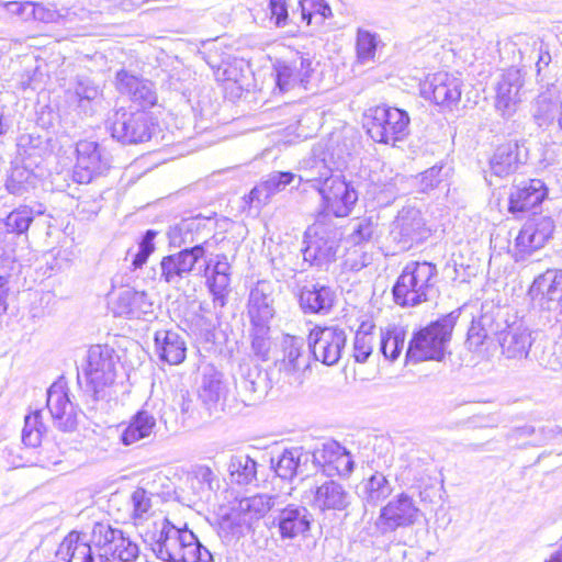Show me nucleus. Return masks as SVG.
<instances>
[{
  "instance_id": "393cba45",
  "label": "nucleus",
  "mask_w": 562,
  "mask_h": 562,
  "mask_svg": "<svg viewBox=\"0 0 562 562\" xmlns=\"http://www.w3.org/2000/svg\"><path fill=\"white\" fill-rule=\"evenodd\" d=\"M496 339L507 359L527 358L532 345L531 331L527 327L508 325L505 318Z\"/></svg>"
},
{
  "instance_id": "c03bdc74",
  "label": "nucleus",
  "mask_w": 562,
  "mask_h": 562,
  "mask_svg": "<svg viewBox=\"0 0 562 562\" xmlns=\"http://www.w3.org/2000/svg\"><path fill=\"white\" fill-rule=\"evenodd\" d=\"M130 517L135 526L142 525L151 515V493L143 487H137L130 496Z\"/></svg>"
},
{
  "instance_id": "c756f323",
  "label": "nucleus",
  "mask_w": 562,
  "mask_h": 562,
  "mask_svg": "<svg viewBox=\"0 0 562 562\" xmlns=\"http://www.w3.org/2000/svg\"><path fill=\"white\" fill-rule=\"evenodd\" d=\"M335 293L326 285H305L300 292V307L305 314H327L334 306Z\"/></svg>"
},
{
  "instance_id": "ddd939ff",
  "label": "nucleus",
  "mask_w": 562,
  "mask_h": 562,
  "mask_svg": "<svg viewBox=\"0 0 562 562\" xmlns=\"http://www.w3.org/2000/svg\"><path fill=\"white\" fill-rule=\"evenodd\" d=\"M277 87L282 92L295 88L306 89L314 72L313 61L308 56L295 53L291 58L277 60L273 65Z\"/></svg>"
},
{
  "instance_id": "052dcab7",
  "label": "nucleus",
  "mask_w": 562,
  "mask_h": 562,
  "mask_svg": "<svg viewBox=\"0 0 562 562\" xmlns=\"http://www.w3.org/2000/svg\"><path fill=\"white\" fill-rule=\"evenodd\" d=\"M157 233L153 229H148L138 246V251L135 255L132 265L134 268H140L148 259V257L153 254L155 250L154 239L156 237Z\"/></svg>"
},
{
  "instance_id": "4c0bfd02",
  "label": "nucleus",
  "mask_w": 562,
  "mask_h": 562,
  "mask_svg": "<svg viewBox=\"0 0 562 562\" xmlns=\"http://www.w3.org/2000/svg\"><path fill=\"white\" fill-rule=\"evenodd\" d=\"M100 89L88 78L78 79L75 89L67 91V100L71 105H75L85 114H91L93 103L100 97Z\"/></svg>"
},
{
  "instance_id": "603ef678",
  "label": "nucleus",
  "mask_w": 562,
  "mask_h": 562,
  "mask_svg": "<svg viewBox=\"0 0 562 562\" xmlns=\"http://www.w3.org/2000/svg\"><path fill=\"white\" fill-rule=\"evenodd\" d=\"M109 550L122 562H134L139 555L138 544L125 536L122 530Z\"/></svg>"
},
{
  "instance_id": "5701e85b",
  "label": "nucleus",
  "mask_w": 562,
  "mask_h": 562,
  "mask_svg": "<svg viewBox=\"0 0 562 562\" xmlns=\"http://www.w3.org/2000/svg\"><path fill=\"white\" fill-rule=\"evenodd\" d=\"M531 113L539 127L562 136V99L554 98L551 91L540 93L532 103Z\"/></svg>"
},
{
  "instance_id": "c85d7f7f",
  "label": "nucleus",
  "mask_w": 562,
  "mask_h": 562,
  "mask_svg": "<svg viewBox=\"0 0 562 562\" xmlns=\"http://www.w3.org/2000/svg\"><path fill=\"white\" fill-rule=\"evenodd\" d=\"M116 87L122 94L127 95L142 108L151 106L157 101L156 92L150 81L140 79L125 70L117 72Z\"/></svg>"
},
{
  "instance_id": "f8f14e48",
  "label": "nucleus",
  "mask_w": 562,
  "mask_h": 562,
  "mask_svg": "<svg viewBox=\"0 0 562 562\" xmlns=\"http://www.w3.org/2000/svg\"><path fill=\"white\" fill-rule=\"evenodd\" d=\"M205 244H196L178 252L162 257L159 263V279L171 285H179L190 276L195 265L205 255Z\"/></svg>"
},
{
  "instance_id": "c9c22d12",
  "label": "nucleus",
  "mask_w": 562,
  "mask_h": 562,
  "mask_svg": "<svg viewBox=\"0 0 562 562\" xmlns=\"http://www.w3.org/2000/svg\"><path fill=\"white\" fill-rule=\"evenodd\" d=\"M277 504V497L268 494H257L239 499L237 515L244 524H250L263 517Z\"/></svg>"
},
{
  "instance_id": "3c124183",
  "label": "nucleus",
  "mask_w": 562,
  "mask_h": 562,
  "mask_svg": "<svg viewBox=\"0 0 562 562\" xmlns=\"http://www.w3.org/2000/svg\"><path fill=\"white\" fill-rule=\"evenodd\" d=\"M211 552L201 544L191 531V539H187L177 562H212Z\"/></svg>"
},
{
  "instance_id": "0e129e2a",
  "label": "nucleus",
  "mask_w": 562,
  "mask_h": 562,
  "mask_svg": "<svg viewBox=\"0 0 562 562\" xmlns=\"http://www.w3.org/2000/svg\"><path fill=\"white\" fill-rule=\"evenodd\" d=\"M121 530L112 528L108 524L97 522L92 528V537L99 546H111Z\"/></svg>"
},
{
  "instance_id": "cd10ccee",
  "label": "nucleus",
  "mask_w": 562,
  "mask_h": 562,
  "mask_svg": "<svg viewBox=\"0 0 562 562\" xmlns=\"http://www.w3.org/2000/svg\"><path fill=\"white\" fill-rule=\"evenodd\" d=\"M411 119L406 111L389 106V130L392 132V153L389 156L396 157L397 151H405L406 157L413 159L417 155V147L412 143L406 144L409 135Z\"/></svg>"
},
{
  "instance_id": "72a5a7b5",
  "label": "nucleus",
  "mask_w": 562,
  "mask_h": 562,
  "mask_svg": "<svg viewBox=\"0 0 562 562\" xmlns=\"http://www.w3.org/2000/svg\"><path fill=\"white\" fill-rule=\"evenodd\" d=\"M522 162L520 145L517 140H509L499 145L490 160V168L497 177H507L514 173Z\"/></svg>"
},
{
  "instance_id": "79ce46f5",
  "label": "nucleus",
  "mask_w": 562,
  "mask_h": 562,
  "mask_svg": "<svg viewBox=\"0 0 562 562\" xmlns=\"http://www.w3.org/2000/svg\"><path fill=\"white\" fill-rule=\"evenodd\" d=\"M229 479L238 485H248L257 480V462L247 454L233 456L228 463Z\"/></svg>"
},
{
  "instance_id": "a878e982",
  "label": "nucleus",
  "mask_w": 562,
  "mask_h": 562,
  "mask_svg": "<svg viewBox=\"0 0 562 562\" xmlns=\"http://www.w3.org/2000/svg\"><path fill=\"white\" fill-rule=\"evenodd\" d=\"M424 221L420 212L415 207H404L393 222L392 234L402 249H408L414 241L424 238Z\"/></svg>"
},
{
  "instance_id": "4d7b16f0",
  "label": "nucleus",
  "mask_w": 562,
  "mask_h": 562,
  "mask_svg": "<svg viewBox=\"0 0 562 562\" xmlns=\"http://www.w3.org/2000/svg\"><path fill=\"white\" fill-rule=\"evenodd\" d=\"M385 484L386 476L383 473H375L368 480L366 485L368 504L378 505L386 498Z\"/></svg>"
},
{
  "instance_id": "bf43d9fd",
  "label": "nucleus",
  "mask_w": 562,
  "mask_h": 562,
  "mask_svg": "<svg viewBox=\"0 0 562 562\" xmlns=\"http://www.w3.org/2000/svg\"><path fill=\"white\" fill-rule=\"evenodd\" d=\"M351 233L348 238L350 243L357 245L364 240H368L373 234L372 223L369 218H357L350 224Z\"/></svg>"
},
{
  "instance_id": "e2e57ef3",
  "label": "nucleus",
  "mask_w": 562,
  "mask_h": 562,
  "mask_svg": "<svg viewBox=\"0 0 562 562\" xmlns=\"http://www.w3.org/2000/svg\"><path fill=\"white\" fill-rule=\"evenodd\" d=\"M540 366L551 371L562 369V344L553 345L544 348L542 355L538 359Z\"/></svg>"
},
{
  "instance_id": "a211bd4d",
  "label": "nucleus",
  "mask_w": 562,
  "mask_h": 562,
  "mask_svg": "<svg viewBox=\"0 0 562 562\" xmlns=\"http://www.w3.org/2000/svg\"><path fill=\"white\" fill-rule=\"evenodd\" d=\"M554 222L550 216L533 215L520 229L515 246L522 254L540 249L552 237Z\"/></svg>"
},
{
  "instance_id": "a18cd8bd",
  "label": "nucleus",
  "mask_w": 562,
  "mask_h": 562,
  "mask_svg": "<svg viewBox=\"0 0 562 562\" xmlns=\"http://www.w3.org/2000/svg\"><path fill=\"white\" fill-rule=\"evenodd\" d=\"M211 262L205 268L206 285L213 296V306L215 310L223 308L227 303L228 286L231 283V274H207Z\"/></svg>"
},
{
  "instance_id": "9d476101",
  "label": "nucleus",
  "mask_w": 562,
  "mask_h": 562,
  "mask_svg": "<svg viewBox=\"0 0 562 562\" xmlns=\"http://www.w3.org/2000/svg\"><path fill=\"white\" fill-rule=\"evenodd\" d=\"M346 342L345 330L335 326H315L308 335V347L315 360L326 366H334L340 360Z\"/></svg>"
},
{
  "instance_id": "338daca9",
  "label": "nucleus",
  "mask_w": 562,
  "mask_h": 562,
  "mask_svg": "<svg viewBox=\"0 0 562 562\" xmlns=\"http://www.w3.org/2000/svg\"><path fill=\"white\" fill-rule=\"evenodd\" d=\"M34 2L25 1V2H18V1H9L4 2L3 7L5 10L16 16H20L21 19L27 21L32 16V11H34Z\"/></svg>"
},
{
  "instance_id": "e433bc0d",
  "label": "nucleus",
  "mask_w": 562,
  "mask_h": 562,
  "mask_svg": "<svg viewBox=\"0 0 562 562\" xmlns=\"http://www.w3.org/2000/svg\"><path fill=\"white\" fill-rule=\"evenodd\" d=\"M36 182V173L23 161L14 160L11 164L4 186L10 194L21 196L35 188Z\"/></svg>"
},
{
  "instance_id": "69168bd1",
  "label": "nucleus",
  "mask_w": 562,
  "mask_h": 562,
  "mask_svg": "<svg viewBox=\"0 0 562 562\" xmlns=\"http://www.w3.org/2000/svg\"><path fill=\"white\" fill-rule=\"evenodd\" d=\"M373 338L356 335L353 341V357L357 362H364L372 352Z\"/></svg>"
},
{
  "instance_id": "9b49d317",
  "label": "nucleus",
  "mask_w": 562,
  "mask_h": 562,
  "mask_svg": "<svg viewBox=\"0 0 562 562\" xmlns=\"http://www.w3.org/2000/svg\"><path fill=\"white\" fill-rule=\"evenodd\" d=\"M46 406L56 428L65 432L77 428L81 411L71 402L69 390L64 381L59 380L49 386Z\"/></svg>"
},
{
  "instance_id": "7ed1b4c3",
  "label": "nucleus",
  "mask_w": 562,
  "mask_h": 562,
  "mask_svg": "<svg viewBox=\"0 0 562 562\" xmlns=\"http://www.w3.org/2000/svg\"><path fill=\"white\" fill-rule=\"evenodd\" d=\"M437 268L430 262H408L392 288L393 300L401 306H417L435 294Z\"/></svg>"
},
{
  "instance_id": "8fccbe9b",
  "label": "nucleus",
  "mask_w": 562,
  "mask_h": 562,
  "mask_svg": "<svg viewBox=\"0 0 562 562\" xmlns=\"http://www.w3.org/2000/svg\"><path fill=\"white\" fill-rule=\"evenodd\" d=\"M284 358L283 367L290 372L297 371L302 368V352L304 347V340L300 337L288 336L284 341Z\"/></svg>"
},
{
  "instance_id": "680f3d73",
  "label": "nucleus",
  "mask_w": 562,
  "mask_h": 562,
  "mask_svg": "<svg viewBox=\"0 0 562 562\" xmlns=\"http://www.w3.org/2000/svg\"><path fill=\"white\" fill-rule=\"evenodd\" d=\"M441 166H432L426 171L422 172L416 177H411L408 180L413 182H418L422 192H426L428 190L434 189L441 182Z\"/></svg>"
},
{
  "instance_id": "09e8293b",
  "label": "nucleus",
  "mask_w": 562,
  "mask_h": 562,
  "mask_svg": "<svg viewBox=\"0 0 562 562\" xmlns=\"http://www.w3.org/2000/svg\"><path fill=\"white\" fill-rule=\"evenodd\" d=\"M251 350L261 360H267L271 347L270 324H250Z\"/></svg>"
},
{
  "instance_id": "bb28decb",
  "label": "nucleus",
  "mask_w": 562,
  "mask_h": 562,
  "mask_svg": "<svg viewBox=\"0 0 562 562\" xmlns=\"http://www.w3.org/2000/svg\"><path fill=\"white\" fill-rule=\"evenodd\" d=\"M155 353L159 360L177 366L184 361L187 342L183 335L175 330L160 329L155 333Z\"/></svg>"
},
{
  "instance_id": "5fc2aeb1",
  "label": "nucleus",
  "mask_w": 562,
  "mask_h": 562,
  "mask_svg": "<svg viewBox=\"0 0 562 562\" xmlns=\"http://www.w3.org/2000/svg\"><path fill=\"white\" fill-rule=\"evenodd\" d=\"M33 221L32 210L29 207H20L12 211L5 218L4 225L9 233H25Z\"/></svg>"
},
{
  "instance_id": "de8ad7c7",
  "label": "nucleus",
  "mask_w": 562,
  "mask_h": 562,
  "mask_svg": "<svg viewBox=\"0 0 562 562\" xmlns=\"http://www.w3.org/2000/svg\"><path fill=\"white\" fill-rule=\"evenodd\" d=\"M378 40L374 33L358 29L356 37L357 63L364 65L374 60Z\"/></svg>"
},
{
  "instance_id": "f257e3e1",
  "label": "nucleus",
  "mask_w": 562,
  "mask_h": 562,
  "mask_svg": "<svg viewBox=\"0 0 562 562\" xmlns=\"http://www.w3.org/2000/svg\"><path fill=\"white\" fill-rule=\"evenodd\" d=\"M348 154L339 146L316 144L311 154L299 164V181L306 182L316 192L347 168Z\"/></svg>"
},
{
  "instance_id": "aec40b11",
  "label": "nucleus",
  "mask_w": 562,
  "mask_h": 562,
  "mask_svg": "<svg viewBox=\"0 0 562 562\" xmlns=\"http://www.w3.org/2000/svg\"><path fill=\"white\" fill-rule=\"evenodd\" d=\"M236 387L243 403L255 405L267 395L271 385L265 370L257 364L244 363L240 366V379L236 382Z\"/></svg>"
},
{
  "instance_id": "2eb2a0df",
  "label": "nucleus",
  "mask_w": 562,
  "mask_h": 562,
  "mask_svg": "<svg viewBox=\"0 0 562 562\" xmlns=\"http://www.w3.org/2000/svg\"><path fill=\"white\" fill-rule=\"evenodd\" d=\"M529 295L542 310H559L562 306V270H547L538 276L529 289Z\"/></svg>"
},
{
  "instance_id": "13d9d810",
  "label": "nucleus",
  "mask_w": 562,
  "mask_h": 562,
  "mask_svg": "<svg viewBox=\"0 0 562 562\" xmlns=\"http://www.w3.org/2000/svg\"><path fill=\"white\" fill-rule=\"evenodd\" d=\"M192 225V222L183 221L179 225L171 227L168 233L170 245L180 248L192 244L194 241L191 236Z\"/></svg>"
},
{
  "instance_id": "f03ea898",
  "label": "nucleus",
  "mask_w": 562,
  "mask_h": 562,
  "mask_svg": "<svg viewBox=\"0 0 562 562\" xmlns=\"http://www.w3.org/2000/svg\"><path fill=\"white\" fill-rule=\"evenodd\" d=\"M459 316L460 310H454L418 330L409 341L406 358L414 362L441 361Z\"/></svg>"
},
{
  "instance_id": "58836bf2",
  "label": "nucleus",
  "mask_w": 562,
  "mask_h": 562,
  "mask_svg": "<svg viewBox=\"0 0 562 562\" xmlns=\"http://www.w3.org/2000/svg\"><path fill=\"white\" fill-rule=\"evenodd\" d=\"M223 396L224 385L221 372H218L213 366H205L203 368L199 397L209 408H211L216 405Z\"/></svg>"
},
{
  "instance_id": "0eeeda50",
  "label": "nucleus",
  "mask_w": 562,
  "mask_h": 562,
  "mask_svg": "<svg viewBox=\"0 0 562 562\" xmlns=\"http://www.w3.org/2000/svg\"><path fill=\"white\" fill-rule=\"evenodd\" d=\"M153 122L144 111L126 112L115 111L106 122L111 136L122 144H138L150 139Z\"/></svg>"
},
{
  "instance_id": "37998d69",
  "label": "nucleus",
  "mask_w": 562,
  "mask_h": 562,
  "mask_svg": "<svg viewBox=\"0 0 562 562\" xmlns=\"http://www.w3.org/2000/svg\"><path fill=\"white\" fill-rule=\"evenodd\" d=\"M363 127L367 134L378 143H386V105L370 109L364 115Z\"/></svg>"
},
{
  "instance_id": "39448f33",
  "label": "nucleus",
  "mask_w": 562,
  "mask_h": 562,
  "mask_svg": "<svg viewBox=\"0 0 562 562\" xmlns=\"http://www.w3.org/2000/svg\"><path fill=\"white\" fill-rule=\"evenodd\" d=\"M119 358L109 346L90 347L87 366L83 370L87 380V392H91L92 402L104 397V389L112 385L116 378Z\"/></svg>"
},
{
  "instance_id": "ea45409f",
  "label": "nucleus",
  "mask_w": 562,
  "mask_h": 562,
  "mask_svg": "<svg viewBox=\"0 0 562 562\" xmlns=\"http://www.w3.org/2000/svg\"><path fill=\"white\" fill-rule=\"evenodd\" d=\"M58 554L67 562H92V549L77 531H71L59 546Z\"/></svg>"
},
{
  "instance_id": "f3484780",
  "label": "nucleus",
  "mask_w": 562,
  "mask_h": 562,
  "mask_svg": "<svg viewBox=\"0 0 562 562\" xmlns=\"http://www.w3.org/2000/svg\"><path fill=\"white\" fill-rule=\"evenodd\" d=\"M461 80L447 72L434 74L420 85V94L436 104L451 105L461 98Z\"/></svg>"
},
{
  "instance_id": "473e14b6",
  "label": "nucleus",
  "mask_w": 562,
  "mask_h": 562,
  "mask_svg": "<svg viewBox=\"0 0 562 562\" xmlns=\"http://www.w3.org/2000/svg\"><path fill=\"white\" fill-rule=\"evenodd\" d=\"M156 428V416L149 411V404L138 411L124 427L120 440L124 446H131L148 438Z\"/></svg>"
},
{
  "instance_id": "412c9836",
  "label": "nucleus",
  "mask_w": 562,
  "mask_h": 562,
  "mask_svg": "<svg viewBox=\"0 0 562 562\" xmlns=\"http://www.w3.org/2000/svg\"><path fill=\"white\" fill-rule=\"evenodd\" d=\"M314 463L321 465L327 475H349L355 462L350 452L337 441H327L313 452Z\"/></svg>"
},
{
  "instance_id": "a19ab883",
  "label": "nucleus",
  "mask_w": 562,
  "mask_h": 562,
  "mask_svg": "<svg viewBox=\"0 0 562 562\" xmlns=\"http://www.w3.org/2000/svg\"><path fill=\"white\" fill-rule=\"evenodd\" d=\"M417 515L418 508L413 501L402 494L395 502L389 503V529L413 525Z\"/></svg>"
},
{
  "instance_id": "4be33fe9",
  "label": "nucleus",
  "mask_w": 562,
  "mask_h": 562,
  "mask_svg": "<svg viewBox=\"0 0 562 562\" xmlns=\"http://www.w3.org/2000/svg\"><path fill=\"white\" fill-rule=\"evenodd\" d=\"M273 292V284L266 280L258 281L250 290L247 302L250 324H270L276 314Z\"/></svg>"
},
{
  "instance_id": "dca6fc26",
  "label": "nucleus",
  "mask_w": 562,
  "mask_h": 562,
  "mask_svg": "<svg viewBox=\"0 0 562 562\" xmlns=\"http://www.w3.org/2000/svg\"><path fill=\"white\" fill-rule=\"evenodd\" d=\"M313 522L312 513L303 505L288 504L278 510L274 524L282 540L306 537Z\"/></svg>"
},
{
  "instance_id": "6e6552de",
  "label": "nucleus",
  "mask_w": 562,
  "mask_h": 562,
  "mask_svg": "<svg viewBox=\"0 0 562 562\" xmlns=\"http://www.w3.org/2000/svg\"><path fill=\"white\" fill-rule=\"evenodd\" d=\"M156 530L147 533L145 541L148 542L153 553L164 562H177L183 543L191 539V530L187 527L178 528L164 518L160 524H155Z\"/></svg>"
},
{
  "instance_id": "f704fd0d",
  "label": "nucleus",
  "mask_w": 562,
  "mask_h": 562,
  "mask_svg": "<svg viewBox=\"0 0 562 562\" xmlns=\"http://www.w3.org/2000/svg\"><path fill=\"white\" fill-rule=\"evenodd\" d=\"M297 176L290 171H273L257 184L249 193L250 202L265 205L270 199L283 191Z\"/></svg>"
},
{
  "instance_id": "6ab92c4d",
  "label": "nucleus",
  "mask_w": 562,
  "mask_h": 562,
  "mask_svg": "<svg viewBox=\"0 0 562 562\" xmlns=\"http://www.w3.org/2000/svg\"><path fill=\"white\" fill-rule=\"evenodd\" d=\"M524 80L519 69L509 68L497 85L495 109L504 119L512 117L521 101L520 90Z\"/></svg>"
},
{
  "instance_id": "423d86ee",
  "label": "nucleus",
  "mask_w": 562,
  "mask_h": 562,
  "mask_svg": "<svg viewBox=\"0 0 562 562\" xmlns=\"http://www.w3.org/2000/svg\"><path fill=\"white\" fill-rule=\"evenodd\" d=\"M322 210L317 215H325V221L331 222L330 216L347 217L358 202V192L351 181L341 172L326 186L321 187Z\"/></svg>"
},
{
  "instance_id": "b1692460",
  "label": "nucleus",
  "mask_w": 562,
  "mask_h": 562,
  "mask_svg": "<svg viewBox=\"0 0 562 562\" xmlns=\"http://www.w3.org/2000/svg\"><path fill=\"white\" fill-rule=\"evenodd\" d=\"M546 195L547 189L540 179L522 181L510 190L508 211L515 215L524 214L540 205Z\"/></svg>"
},
{
  "instance_id": "4468645a",
  "label": "nucleus",
  "mask_w": 562,
  "mask_h": 562,
  "mask_svg": "<svg viewBox=\"0 0 562 562\" xmlns=\"http://www.w3.org/2000/svg\"><path fill=\"white\" fill-rule=\"evenodd\" d=\"M504 325L502 307L493 302H484L481 305V315L472 321L468 331V344L470 348L477 349L492 338H497V333Z\"/></svg>"
},
{
  "instance_id": "1a4fd4ad",
  "label": "nucleus",
  "mask_w": 562,
  "mask_h": 562,
  "mask_svg": "<svg viewBox=\"0 0 562 562\" xmlns=\"http://www.w3.org/2000/svg\"><path fill=\"white\" fill-rule=\"evenodd\" d=\"M76 151L77 162L72 179L77 183H89L95 176L102 175L110 168V155L97 142L80 140L77 143Z\"/></svg>"
},
{
  "instance_id": "49530a36",
  "label": "nucleus",
  "mask_w": 562,
  "mask_h": 562,
  "mask_svg": "<svg viewBox=\"0 0 562 562\" xmlns=\"http://www.w3.org/2000/svg\"><path fill=\"white\" fill-rule=\"evenodd\" d=\"M46 427L42 422L41 411H35L25 416L22 430V441L25 446L36 448L41 445Z\"/></svg>"
},
{
  "instance_id": "774afa93",
  "label": "nucleus",
  "mask_w": 562,
  "mask_h": 562,
  "mask_svg": "<svg viewBox=\"0 0 562 562\" xmlns=\"http://www.w3.org/2000/svg\"><path fill=\"white\" fill-rule=\"evenodd\" d=\"M269 8L272 18L276 19V25L278 27L284 26L288 20V8L285 0H270Z\"/></svg>"
},
{
  "instance_id": "864d4df0",
  "label": "nucleus",
  "mask_w": 562,
  "mask_h": 562,
  "mask_svg": "<svg viewBox=\"0 0 562 562\" xmlns=\"http://www.w3.org/2000/svg\"><path fill=\"white\" fill-rule=\"evenodd\" d=\"M300 449L284 450L279 457L274 471L281 479L291 480L300 465Z\"/></svg>"
},
{
  "instance_id": "20e7f679",
  "label": "nucleus",
  "mask_w": 562,
  "mask_h": 562,
  "mask_svg": "<svg viewBox=\"0 0 562 562\" xmlns=\"http://www.w3.org/2000/svg\"><path fill=\"white\" fill-rule=\"evenodd\" d=\"M325 215H317L315 222L306 229L303 249L304 261L323 267L336 260L341 239L340 229Z\"/></svg>"
},
{
  "instance_id": "2f4dec72",
  "label": "nucleus",
  "mask_w": 562,
  "mask_h": 562,
  "mask_svg": "<svg viewBox=\"0 0 562 562\" xmlns=\"http://www.w3.org/2000/svg\"><path fill=\"white\" fill-rule=\"evenodd\" d=\"M153 301L144 291L124 289L120 292L115 303L114 313L119 316L140 317L153 313Z\"/></svg>"
},
{
  "instance_id": "7c9ffc66",
  "label": "nucleus",
  "mask_w": 562,
  "mask_h": 562,
  "mask_svg": "<svg viewBox=\"0 0 562 562\" xmlns=\"http://www.w3.org/2000/svg\"><path fill=\"white\" fill-rule=\"evenodd\" d=\"M350 504V494L336 481H326L314 492L313 506L321 512L344 510Z\"/></svg>"
},
{
  "instance_id": "6e6d98bb",
  "label": "nucleus",
  "mask_w": 562,
  "mask_h": 562,
  "mask_svg": "<svg viewBox=\"0 0 562 562\" xmlns=\"http://www.w3.org/2000/svg\"><path fill=\"white\" fill-rule=\"evenodd\" d=\"M302 19L311 24L312 18L316 14L321 16V22L331 16V9L325 0H300Z\"/></svg>"
}]
</instances>
